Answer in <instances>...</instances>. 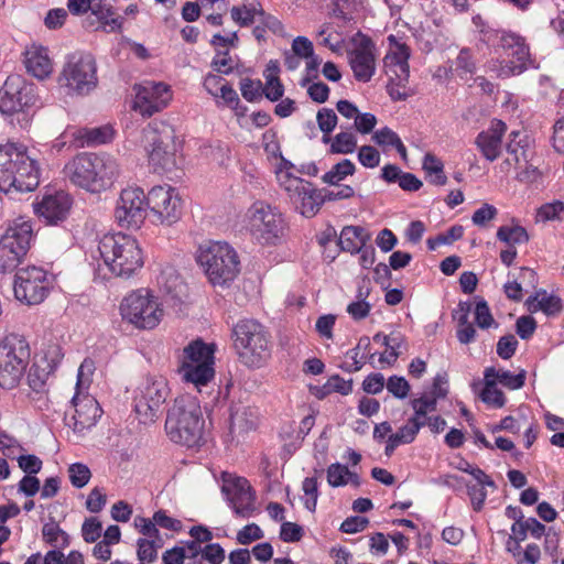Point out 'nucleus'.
Masks as SVG:
<instances>
[{"label": "nucleus", "mask_w": 564, "mask_h": 564, "mask_svg": "<svg viewBox=\"0 0 564 564\" xmlns=\"http://www.w3.org/2000/svg\"><path fill=\"white\" fill-rule=\"evenodd\" d=\"M33 237L32 226L28 221L15 223L10 226L0 240H7L13 251L28 253Z\"/></svg>", "instance_id": "c85d7f7f"}, {"label": "nucleus", "mask_w": 564, "mask_h": 564, "mask_svg": "<svg viewBox=\"0 0 564 564\" xmlns=\"http://www.w3.org/2000/svg\"><path fill=\"white\" fill-rule=\"evenodd\" d=\"M278 182L289 198L299 197V192L306 185L307 181L295 176L292 172H278Z\"/></svg>", "instance_id": "3c124183"}, {"label": "nucleus", "mask_w": 564, "mask_h": 564, "mask_svg": "<svg viewBox=\"0 0 564 564\" xmlns=\"http://www.w3.org/2000/svg\"><path fill=\"white\" fill-rule=\"evenodd\" d=\"M61 86L67 88L69 95L86 96L98 84L95 57L87 52L68 54L59 75Z\"/></svg>", "instance_id": "1a4fd4ad"}, {"label": "nucleus", "mask_w": 564, "mask_h": 564, "mask_svg": "<svg viewBox=\"0 0 564 564\" xmlns=\"http://www.w3.org/2000/svg\"><path fill=\"white\" fill-rule=\"evenodd\" d=\"M53 285V276L41 267L29 265L15 272L13 291L15 299L26 305L42 303Z\"/></svg>", "instance_id": "ddd939ff"}, {"label": "nucleus", "mask_w": 564, "mask_h": 564, "mask_svg": "<svg viewBox=\"0 0 564 564\" xmlns=\"http://www.w3.org/2000/svg\"><path fill=\"white\" fill-rule=\"evenodd\" d=\"M119 308L122 319L139 329H153L163 317L162 305L149 289L130 292L122 299Z\"/></svg>", "instance_id": "9d476101"}, {"label": "nucleus", "mask_w": 564, "mask_h": 564, "mask_svg": "<svg viewBox=\"0 0 564 564\" xmlns=\"http://www.w3.org/2000/svg\"><path fill=\"white\" fill-rule=\"evenodd\" d=\"M231 340L238 360L247 368L259 369L271 357V333L256 318L245 317L235 323L231 328Z\"/></svg>", "instance_id": "20e7f679"}, {"label": "nucleus", "mask_w": 564, "mask_h": 564, "mask_svg": "<svg viewBox=\"0 0 564 564\" xmlns=\"http://www.w3.org/2000/svg\"><path fill=\"white\" fill-rule=\"evenodd\" d=\"M240 91L247 101L254 102L262 96V83L261 80L243 78L240 82Z\"/></svg>", "instance_id": "680f3d73"}, {"label": "nucleus", "mask_w": 564, "mask_h": 564, "mask_svg": "<svg viewBox=\"0 0 564 564\" xmlns=\"http://www.w3.org/2000/svg\"><path fill=\"white\" fill-rule=\"evenodd\" d=\"M464 235V227L454 225L445 232L438 234L435 237H430L426 240L429 250H436L440 246L452 245L454 241L459 240Z\"/></svg>", "instance_id": "8fccbe9b"}, {"label": "nucleus", "mask_w": 564, "mask_h": 564, "mask_svg": "<svg viewBox=\"0 0 564 564\" xmlns=\"http://www.w3.org/2000/svg\"><path fill=\"white\" fill-rule=\"evenodd\" d=\"M423 171L426 174L429 182L436 186H443L447 182L444 173V164L442 160L434 154L426 153L422 163Z\"/></svg>", "instance_id": "79ce46f5"}, {"label": "nucleus", "mask_w": 564, "mask_h": 564, "mask_svg": "<svg viewBox=\"0 0 564 564\" xmlns=\"http://www.w3.org/2000/svg\"><path fill=\"white\" fill-rule=\"evenodd\" d=\"M533 139L524 130H513L509 134V141L506 145L507 153L511 156L505 163L510 164L513 161L517 165L528 163L532 159L531 147Z\"/></svg>", "instance_id": "a878e982"}, {"label": "nucleus", "mask_w": 564, "mask_h": 564, "mask_svg": "<svg viewBox=\"0 0 564 564\" xmlns=\"http://www.w3.org/2000/svg\"><path fill=\"white\" fill-rule=\"evenodd\" d=\"M366 0H334L333 13L336 18L350 21L352 14L364 8Z\"/></svg>", "instance_id": "603ef678"}, {"label": "nucleus", "mask_w": 564, "mask_h": 564, "mask_svg": "<svg viewBox=\"0 0 564 564\" xmlns=\"http://www.w3.org/2000/svg\"><path fill=\"white\" fill-rule=\"evenodd\" d=\"M347 57L355 79L359 83L370 82L376 74L378 57V50L372 39L358 31L350 39Z\"/></svg>", "instance_id": "4468645a"}, {"label": "nucleus", "mask_w": 564, "mask_h": 564, "mask_svg": "<svg viewBox=\"0 0 564 564\" xmlns=\"http://www.w3.org/2000/svg\"><path fill=\"white\" fill-rule=\"evenodd\" d=\"M216 481L220 486L221 494H256L250 481L235 473L223 471Z\"/></svg>", "instance_id": "ea45409f"}, {"label": "nucleus", "mask_w": 564, "mask_h": 564, "mask_svg": "<svg viewBox=\"0 0 564 564\" xmlns=\"http://www.w3.org/2000/svg\"><path fill=\"white\" fill-rule=\"evenodd\" d=\"M165 433L169 440L187 448H199L206 443L205 420L197 400L181 395L167 410Z\"/></svg>", "instance_id": "f03ea898"}, {"label": "nucleus", "mask_w": 564, "mask_h": 564, "mask_svg": "<svg viewBox=\"0 0 564 564\" xmlns=\"http://www.w3.org/2000/svg\"><path fill=\"white\" fill-rule=\"evenodd\" d=\"M159 544L154 540L139 539L138 540V558L141 562L153 563L158 557Z\"/></svg>", "instance_id": "69168bd1"}, {"label": "nucleus", "mask_w": 564, "mask_h": 564, "mask_svg": "<svg viewBox=\"0 0 564 564\" xmlns=\"http://www.w3.org/2000/svg\"><path fill=\"white\" fill-rule=\"evenodd\" d=\"M39 183L40 170L26 147L14 142L0 144V191L32 192Z\"/></svg>", "instance_id": "7ed1b4c3"}, {"label": "nucleus", "mask_w": 564, "mask_h": 564, "mask_svg": "<svg viewBox=\"0 0 564 564\" xmlns=\"http://www.w3.org/2000/svg\"><path fill=\"white\" fill-rule=\"evenodd\" d=\"M56 367L55 361L50 362L46 359L34 362L28 373L29 387L35 392L44 391L46 382Z\"/></svg>", "instance_id": "f704fd0d"}, {"label": "nucleus", "mask_w": 564, "mask_h": 564, "mask_svg": "<svg viewBox=\"0 0 564 564\" xmlns=\"http://www.w3.org/2000/svg\"><path fill=\"white\" fill-rule=\"evenodd\" d=\"M30 347L24 337L15 334L6 336L0 343V387L15 388L28 367Z\"/></svg>", "instance_id": "9b49d317"}, {"label": "nucleus", "mask_w": 564, "mask_h": 564, "mask_svg": "<svg viewBox=\"0 0 564 564\" xmlns=\"http://www.w3.org/2000/svg\"><path fill=\"white\" fill-rule=\"evenodd\" d=\"M327 481L333 488L349 486L352 490H358L361 485L359 475L340 463H334L328 466Z\"/></svg>", "instance_id": "c756f323"}, {"label": "nucleus", "mask_w": 564, "mask_h": 564, "mask_svg": "<svg viewBox=\"0 0 564 564\" xmlns=\"http://www.w3.org/2000/svg\"><path fill=\"white\" fill-rule=\"evenodd\" d=\"M356 148L357 138L352 132H339L334 137L329 152L333 154H350L355 152Z\"/></svg>", "instance_id": "09e8293b"}, {"label": "nucleus", "mask_w": 564, "mask_h": 564, "mask_svg": "<svg viewBox=\"0 0 564 564\" xmlns=\"http://www.w3.org/2000/svg\"><path fill=\"white\" fill-rule=\"evenodd\" d=\"M480 399L484 403L500 409L506 403L503 392L497 388V382L491 378L484 377V389L480 392Z\"/></svg>", "instance_id": "c03bdc74"}, {"label": "nucleus", "mask_w": 564, "mask_h": 564, "mask_svg": "<svg viewBox=\"0 0 564 564\" xmlns=\"http://www.w3.org/2000/svg\"><path fill=\"white\" fill-rule=\"evenodd\" d=\"M527 305L529 311L533 313L541 311L547 316H555L563 308L562 300L554 294H549L545 290L536 291L527 300Z\"/></svg>", "instance_id": "7c9ffc66"}, {"label": "nucleus", "mask_w": 564, "mask_h": 564, "mask_svg": "<svg viewBox=\"0 0 564 564\" xmlns=\"http://www.w3.org/2000/svg\"><path fill=\"white\" fill-rule=\"evenodd\" d=\"M370 239L365 228L360 226H345L341 229L338 245L345 252L357 254L359 247L367 243Z\"/></svg>", "instance_id": "72a5a7b5"}, {"label": "nucleus", "mask_w": 564, "mask_h": 564, "mask_svg": "<svg viewBox=\"0 0 564 564\" xmlns=\"http://www.w3.org/2000/svg\"><path fill=\"white\" fill-rule=\"evenodd\" d=\"M368 294L369 291H366L364 293L362 290L360 289L358 292V300L348 304L346 311L351 316L352 319L360 321L369 315L371 305L366 301Z\"/></svg>", "instance_id": "6e6d98bb"}, {"label": "nucleus", "mask_w": 564, "mask_h": 564, "mask_svg": "<svg viewBox=\"0 0 564 564\" xmlns=\"http://www.w3.org/2000/svg\"><path fill=\"white\" fill-rule=\"evenodd\" d=\"M355 171V164L350 160L344 159L336 163L328 172H326L322 180L326 184L338 185L340 181L345 180L349 175H352Z\"/></svg>", "instance_id": "a18cd8bd"}, {"label": "nucleus", "mask_w": 564, "mask_h": 564, "mask_svg": "<svg viewBox=\"0 0 564 564\" xmlns=\"http://www.w3.org/2000/svg\"><path fill=\"white\" fill-rule=\"evenodd\" d=\"M388 41L391 47L383 57L384 73L387 76L401 74L403 78L410 76V48L400 43L393 34L388 36Z\"/></svg>", "instance_id": "b1692460"}, {"label": "nucleus", "mask_w": 564, "mask_h": 564, "mask_svg": "<svg viewBox=\"0 0 564 564\" xmlns=\"http://www.w3.org/2000/svg\"><path fill=\"white\" fill-rule=\"evenodd\" d=\"M260 14L263 9L258 0H243L241 6L230 9L231 19L241 28L251 25Z\"/></svg>", "instance_id": "e433bc0d"}, {"label": "nucleus", "mask_w": 564, "mask_h": 564, "mask_svg": "<svg viewBox=\"0 0 564 564\" xmlns=\"http://www.w3.org/2000/svg\"><path fill=\"white\" fill-rule=\"evenodd\" d=\"M475 322L482 329H488L495 324L488 303L484 299L476 303Z\"/></svg>", "instance_id": "0e129e2a"}, {"label": "nucleus", "mask_w": 564, "mask_h": 564, "mask_svg": "<svg viewBox=\"0 0 564 564\" xmlns=\"http://www.w3.org/2000/svg\"><path fill=\"white\" fill-rule=\"evenodd\" d=\"M386 388L389 393H391L394 398L403 400L408 397L410 392V383L402 376H390L387 380Z\"/></svg>", "instance_id": "13d9d810"}, {"label": "nucleus", "mask_w": 564, "mask_h": 564, "mask_svg": "<svg viewBox=\"0 0 564 564\" xmlns=\"http://www.w3.org/2000/svg\"><path fill=\"white\" fill-rule=\"evenodd\" d=\"M420 432V425L406 421L399 430L390 434L386 442L384 454L391 456L400 445L411 444Z\"/></svg>", "instance_id": "4c0bfd02"}, {"label": "nucleus", "mask_w": 564, "mask_h": 564, "mask_svg": "<svg viewBox=\"0 0 564 564\" xmlns=\"http://www.w3.org/2000/svg\"><path fill=\"white\" fill-rule=\"evenodd\" d=\"M389 82L387 84V93L393 101H402L412 95L411 89L408 86L409 77L401 74L388 76Z\"/></svg>", "instance_id": "49530a36"}, {"label": "nucleus", "mask_w": 564, "mask_h": 564, "mask_svg": "<svg viewBox=\"0 0 564 564\" xmlns=\"http://www.w3.org/2000/svg\"><path fill=\"white\" fill-rule=\"evenodd\" d=\"M144 138L150 145L149 162L154 171H169L175 165L174 152L170 148V141L174 138L171 126L153 121L143 130Z\"/></svg>", "instance_id": "2eb2a0df"}, {"label": "nucleus", "mask_w": 564, "mask_h": 564, "mask_svg": "<svg viewBox=\"0 0 564 564\" xmlns=\"http://www.w3.org/2000/svg\"><path fill=\"white\" fill-rule=\"evenodd\" d=\"M210 65L215 72L224 75L231 74L235 68V62L228 50L217 51Z\"/></svg>", "instance_id": "052dcab7"}, {"label": "nucleus", "mask_w": 564, "mask_h": 564, "mask_svg": "<svg viewBox=\"0 0 564 564\" xmlns=\"http://www.w3.org/2000/svg\"><path fill=\"white\" fill-rule=\"evenodd\" d=\"M215 345L195 339L183 348L178 373L183 381L197 389L207 386L215 377Z\"/></svg>", "instance_id": "0eeeda50"}, {"label": "nucleus", "mask_w": 564, "mask_h": 564, "mask_svg": "<svg viewBox=\"0 0 564 564\" xmlns=\"http://www.w3.org/2000/svg\"><path fill=\"white\" fill-rule=\"evenodd\" d=\"M44 540L53 545L64 546L68 543L67 534L54 522L45 523L42 529Z\"/></svg>", "instance_id": "bf43d9fd"}, {"label": "nucleus", "mask_w": 564, "mask_h": 564, "mask_svg": "<svg viewBox=\"0 0 564 564\" xmlns=\"http://www.w3.org/2000/svg\"><path fill=\"white\" fill-rule=\"evenodd\" d=\"M73 414H66L67 425L73 429V432L78 435H84L93 426L102 414L98 401L91 395H79L78 392L74 394L70 400Z\"/></svg>", "instance_id": "6ab92c4d"}, {"label": "nucleus", "mask_w": 564, "mask_h": 564, "mask_svg": "<svg viewBox=\"0 0 564 564\" xmlns=\"http://www.w3.org/2000/svg\"><path fill=\"white\" fill-rule=\"evenodd\" d=\"M564 212V203L561 200H554L551 203L543 204L538 209V218L542 221H549L556 219Z\"/></svg>", "instance_id": "774afa93"}, {"label": "nucleus", "mask_w": 564, "mask_h": 564, "mask_svg": "<svg viewBox=\"0 0 564 564\" xmlns=\"http://www.w3.org/2000/svg\"><path fill=\"white\" fill-rule=\"evenodd\" d=\"M480 41L494 54L486 68L497 78L518 76L534 67L525 39L516 32L487 26L480 30Z\"/></svg>", "instance_id": "f257e3e1"}, {"label": "nucleus", "mask_w": 564, "mask_h": 564, "mask_svg": "<svg viewBox=\"0 0 564 564\" xmlns=\"http://www.w3.org/2000/svg\"><path fill=\"white\" fill-rule=\"evenodd\" d=\"M476 70V63L473 53L469 48H462L455 59V72L464 78L474 74Z\"/></svg>", "instance_id": "5fc2aeb1"}, {"label": "nucleus", "mask_w": 564, "mask_h": 564, "mask_svg": "<svg viewBox=\"0 0 564 564\" xmlns=\"http://www.w3.org/2000/svg\"><path fill=\"white\" fill-rule=\"evenodd\" d=\"M316 120L318 128L324 133L323 142L328 143L330 138L328 134L336 128L337 126V115L330 108H322L317 111Z\"/></svg>", "instance_id": "864d4df0"}, {"label": "nucleus", "mask_w": 564, "mask_h": 564, "mask_svg": "<svg viewBox=\"0 0 564 564\" xmlns=\"http://www.w3.org/2000/svg\"><path fill=\"white\" fill-rule=\"evenodd\" d=\"M226 502L239 518H251L260 510L257 496H226Z\"/></svg>", "instance_id": "a19ab883"}, {"label": "nucleus", "mask_w": 564, "mask_h": 564, "mask_svg": "<svg viewBox=\"0 0 564 564\" xmlns=\"http://www.w3.org/2000/svg\"><path fill=\"white\" fill-rule=\"evenodd\" d=\"M25 256V253L13 251L7 240H0V272L17 269Z\"/></svg>", "instance_id": "de8ad7c7"}, {"label": "nucleus", "mask_w": 564, "mask_h": 564, "mask_svg": "<svg viewBox=\"0 0 564 564\" xmlns=\"http://www.w3.org/2000/svg\"><path fill=\"white\" fill-rule=\"evenodd\" d=\"M90 477L91 473L87 465L82 463H75L69 465L68 478L75 488L82 489L84 486L87 485Z\"/></svg>", "instance_id": "4d7b16f0"}, {"label": "nucleus", "mask_w": 564, "mask_h": 564, "mask_svg": "<svg viewBox=\"0 0 564 564\" xmlns=\"http://www.w3.org/2000/svg\"><path fill=\"white\" fill-rule=\"evenodd\" d=\"M258 414L250 406L235 405L230 410V433H243L256 429Z\"/></svg>", "instance_id": "473e14b6"}, {"label": "nucleus", "mask_w": 564, "mask_h": 564, "mask_svg": "<svg viewBox=\"0 0 564 564\" xmlns=\"http://www.w3.org/2000/svg\"><path fill=\"white\" fill-rule=\"evenodd\" d=\"M72 199L63 191L45 193L34 204V213L47 225H55L66 218Z\"/></svg>", "instance_id": "412c9836"}, {"label": "nucleus", "mask_w": 564, "mask_h": 564, "mask_svg": "<svg viewBox=\"0 0 564 564\" xmlns=\"http://www.w3.org/2000/svg\"><path fill=\"white\" fill-rule=\"evenodd\" d=\"M93 172L96 178V192L110 186L119 175L117 160L107 153H90Z\"/></svg>", "instance_id": "393cba45"}, {"label": "nucleus", "mask_w": 564, "mask_h": 564, "mask_svg": "<svg viewBox=\"0 0 564 564\" xmlns=\"http://www.w3.org/2000/svg\"><path fill=\"white\" fill-rule=\"evenodd\" d=\"M167 381L162 377H148L133 391V410L142 424L153 423L170 397Z\"/></svg>", "instance_id": "f8f14e48"}, {"label": "nucleus", "mask_w": 564, "mask_h": 564, "mask_svg": "<svg viewBox=\"0 0 564 564\" xmlns=\"http://www.w3.org/2000/svg\"><path fill=\"white\" fill-rule=\"evenodd\" d=\"M497 238L509 247H514V245L528 242L529 234L525 228L520 225L500 226L497 230Z\"/></svg>", "instance_id": "37998d69"}, {"label": "nucleus", "mask_w": 564, "mask_h": 564, "mask_svg": "<svg viewBox=\"0 0 564 564\" xmlns=\"http://www.w3.org/2000/svg\"><path fill=\"white\" fill-rule=\"evenodd\" d=\"M196 260L215 286H229L240 272L238 254L227 242L215 241L200 246Z\"/></svg>", "instance_id": "423d86ee"}, {"label": "nucleus", "mask_w": 564, "mask_h": 564, "mask_svg": "<svg viewBox=\"0 0 564 564\" xmlns=\"http://www.w3.org/2000/svg\"><path fill=\"white\" fill-rule=\"evenodd\" d=\"M247 228L262 246H276L285 235L288 224L278 207L264 202H254L248 209Z\"/></svg>", "instance_id": "6e6552de"}, {"label": "nucleus", "mask_w": 564, "mask_h": 564, "mask_svg": "<svg viewBox=\"0 0 564 564\" xmlns=\"http://www.w3.org/2000/svg\"><path fill=\"white\" fill-rule=\"evenodd\" d=\"M91 164L90 153H79L66 163L64 166V174L76 186L95 193L96 178Z\"/></svg>", "instance_id": "5701e85b"}, {"label": "nucleus", "mask_w": 564, "mask_h": 564, "mask_svg": "<svg viewBox=\"0 0 564 564\" xmlns=\"http://www.w3.org/2000/svg\"><path fill=\"white\" fill-rule=\"evenodd\" d=\"M148 209L161 224L172 225L182 214V200L176 188L172 186H154L147 195Z\"/></svg>", "instance_id": "a211bd4d"}, {"label": "nucleus", "mask_w": 564, "mask_h": 564, "mask_svg": "<svg viewBox=\"0 0 564 564\" xmlns=\"http://www.w3.org/2000/svg\"><path fill=\"white\" fill-rule=\"evenodd\" d=\"M527 371L521 370L519 373H512L509 370L488 367L484 371L485 378H491L509 390L521 389L525 383Z\"/></svg>", "instance_id": "58836bf2"}, {"label": "nucleus", "mask_w": 564, "mask_h": 564, "mask_svg": "<svg viewBox=\"0 0 564 564\" xmlns=\"http://www.w3.org/2000/svg\"><path fill=\"white\" fill-rule=\"evenodd\" d=\"M148 213L147 196L141 187L123 188L115 208V219L119 227L138 229L143 224Z\"/></svg>", "instance_id": "dca6fc26"}, {"label": "nucleus", "mask_w": 564, "mask_h": 564, "mask_svg": "<svg viewBox=\"0 0 564 564\" xmlns=\"http://www.w3.org/2000/svg\"><path fill=\"white\" fill-rule=\"evenodd\" d=\"M35 102L33 86L21 76H9L0 88V112L13 115L24 112Z\"/></svg>", "instance_id": "f3484780"}, {"label": "nucleus", "mask_w": 564, "mask_h": 564, "mask_svg": "<svg viewBox=\"0 0 564 564\" xmlns=\"http://www.w3.org/2000/svg\"><path fill=\"white\" fill-rule=\"evenodd\" d=\"M135 89L134 108L142 116L151 117L164 109L172 99L170 86L164 83L145 82Z\"/></svg>", "instance_id": "aec40b11"}, {"label": "nucleus", "mask_w": 564, "mask_h": 564, "mask_svg": "<svg viewBox=\"0 0 564 564\" xmlns=\"http://www.w3.org/2000/svg\"><path fill=\"white\" fill-rule=\"evenodd\" d=\"M294 208L304 217L315 216L324 204L322 192L316 189L311 182L299 192V197L290 199Z\"/></svg>", "instance_id": "bb28decb"}, {"label": "nucleus", "mask_w": 564, "mask_h": 564, "mask_svg": "<svg viewBox=\"0 0 564 564\" xmlns=\"http://www.w3.org/2000/svg\"><path fill=\"white\" fill-rule=\"evenodd\" d=\"M358 161L367 169H375L380 163V153L371 145H362L358 151Z\"/></svg>", "instance_id": "338daca9"}, {"label": "nucleus", "mask_w": 564, "mask_h": 564, "mask_svg": "<svg viewBox=\"0 0 564 564\" xmlns=\"http://www.w3.org/2000/svg\"><path fill=\"white\" fill-rule=\"evenodd\" d=\"M24 64L26 70L39 79L48 77L53 70L47 48L43 46L32 45L29 47L25 52Z\"/></svg>", "instance_id": "cd10ccee"}, {"label": "nucleus", "mask_w": 564, "mask_h": 564, "mask_svg": "<svg viewBox=\"0 0 564 564\" xmlns=\"http://www.w3.org/2000/svg\"><path fill=\"white\" fill-rule=\"evenodd\" d=\"M218 98H221L226 105L235 109L238 115H243L247 110L246 106L240 105L238 94L228 83L221 85Z\"/></svg>", "instance_id": "e2e57ef3"}, {"label": "nucleus", "mask_w": 564, "mask_h": 564, "mask_svg": "<svg viewBox=\"0 0 564 564\" xmlns=\"http://www.w3.org/2000/svg\"><path fill=\"white\" fill-rule=\"evenodd\" d=\"M506 131L507 124L502 120L494 119L488 129L477 134L475 145L487 161L494 162L500 156Z\"/></svg>", "instance_id": "4be33fe9"}, {"label": "nucleus", "mask_w": 564, "mask_h": 564, "mask_svg": "<svg viewBox=\"0 0 564 564\" xmlns=\"http://www.w3.org/2000/svg\"><path fill=\"white\" fill-rule=\"evenodd\" d=\"M89 11L98 19L102 29L107 32L120 30L121 19L119 17H115L111 0H91Z\"/></svg>", "instance_id": "2f4dec72"}, {"label": "nucleus", "mask_w": 564, "mask_h": 564, "mask_svg": "<svg viewBox=\"0 0 564 564\" xmlns=\"http://www.w3.org/2000/svg\"><path fill=\"white\" fill-rule=\"evenodd\" d=\"M97 252L106 269L115 276L128 279L144 264L143 251L138 240L127 234L104 235L98 240Z\"/></svg>", "instance_id": "39448f33"}, {"label": "nucleus", "mask_w": 564, "mask_h": 564, "mask_svg": "<svg viewBox=\"0 0 564 564\" xmlns=\"http://www.w3.org/2000/svg\"><path fill=\"white\" fill-rule=\"evenodd\" d=\"M88 133V128L68 126L54 141L53 148L59 151L66 145L74 149L89 147Z\"/></svg>", "instance_id": "c9c22d12"}]
</instances>
